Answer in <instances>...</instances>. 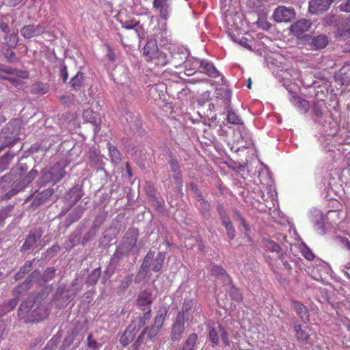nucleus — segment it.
Returning a JSON list of instances; mask_svg holds the SVG:
<instances>
[{"label": "nucleus", "instance_id": "27", "mask_svg": "<svg viewBox=\"0 0 350 350\" xmlns=\"http://www.w3.org/2000/svg\"><path fill=\"white\" fill-rule=\"evenodd\" d=\"M83 74L78 72L70 80V84L72 89L79 90L82 87L83 83Z\"/></svg>", "mask_w": 350, "mask_h": 350}, {"label": "nucleus", "instance_id": "47", "mask_svg": "<svg viewBox=\"0 0 350 350\" xmlns=\"http://www.w3.org/2000/svg\"><path fill=\"white\" fill-rule=\"evenodd\" d=\"M150 317H151V308H150V307H149V308H148L147 312H146L144 314L143 319H140V325H139V326L138 327L140 328V327L144 325H145V321L146 320H149L150 319Z\"/></svg>", "mask_w": 350, "mask_h": 350}, {"label": "nucleus", "instance_id": "20", "mask_svg": "<svg viewBox=\"0 0 350 350\" xmlns=\"http://www.w3.org/2000/svg\"><path fill=\"white\" fill-rule=\"evenodd\" d=\"M291 306L295 310L297 315L303 322L305 323H308L309 322L308 311L304 305L297 301H293Z\"/></svg>", "mask_w": 350, "mask_h": 350}, {"label": "nucleus", "instance_id": "53", "mask_svg": "<svg viewBox=\"0 0 350 350\" xmlns=\"http://www.w3.org/2000/svg\"><path fill=\"white\" fill-rule=\"evenodd\" d=\"M340 10L342 12H350V0L340 5Z\"/></svg>", "mask_w": 350, "mask_h": 350}, {"label": "nucleus", "instance_id": "7", "mask_svg": "<svg viewBox=\"0 0 350 350\" xmlns=\"http://www.w3.org/2000/svg\"><path fill=\"white\" fill-rule=\"evenodd\" d=\"M49 315L47 308L43 304L36 303V306L33 308L28 317L25 319V323H35L44 320Z\"/></svg>", "mask_w": 350, "mask_h": 350}, {"label": "nucleus", "instance_id": "55", "mask_svg": "<svg viewBox=\"0 0 350 350\" xmlns=\"http://www.w3.org/2000/svg\"><path fill=\"white\" fill-rule=\"evenodd\" d=\"M22 0H3V3L10 7H15L18 5Z\"/></svg>", "mask_w": 350, "mask_h": 350}, {"label": "nucleus", "instance_id": "52", "mask_svg": "<svg viewBox=\"0 0 350 350\" xmlns=\"http://www.w3.org/2000/svg\"><path fill=\"white\" fill-rule=\"evenodd\" d=\"M60 250V247L59 245H53L51 247L49 248L46 250V253L49 256H53L55 254H57Z\"/></svg>", "mask_w": 350, "mask_h": 350}, {"label": "nucleus", "instance_id": "36", "mask_svg": "<svg viewBox=\"0 0 350 350\" xmlns=\"http://www.w3.org/2000/svg\"><path fill=\"white\" fill-rule=\"evenodd\" d=\"M273 18L278 23L284 21V6L278 7L273 12Z\"/></svg>", "mask_w": 350, "mask_h": 350}, {"label": "nucleus", "instance_id": "40", "mask_svg": "<svg viewBox=\"0 0 350 350\" xmlns=\"http://www.w3.org/2000/svg\"><path fill=\"white\" fill-rule=\"evenodd\" d=\"M55 274V269L53 267L47 268L42 275L43 280L44 282H46L49 280L53 279Z\"/></svg>", "mask_w": 350, "mask_h": 350}, {"label": "nucleus", "instance_id": "58", "mask_svg": "<svg viewBox=\"0 0 350 350\" xmlns=\"http://www.w3.org/2000/svg\"><path fill=\"white\" fill-rule=\"evenodd\" d=\"M334 21H335L334 16L327 15L324 19V23L326 25H331L334 23Z\"/></svg>", "mask_w": 350, "mask_h": 350}, {"label": "nucleus", "instance_id": "15", "mask_svg": "<svg viewBox=\"0 0 350 350\" xmlns=\"http://www.w3.org/2000/svg\"><path fill=\"white\" fill-rule=\"evenodd\" d=\"M152 6L159 11L161 18L167 20L169 18V0H154Z\"/></svg>", "mask_w": 350, "mask_h": 350}, {"label": "nucleus", "instance_id": "17", "mask_svg": "<svg viewBox=\"0 0 350 350\" xmlns=\"http://www.w3.org/2000/svg\"><path fill=\"white\" fill-rule=\"evenodd\" d=\"M153 302L152 293L150 290H144L140 292L136 299V305L139 308L150 307Z\"/></svg>", "mask_w": 350, "mask_h": 350}, {"label": "nucleus", "instance_id": "16", "mask_svg": "<svg viewBox=\"0 0 350 350\" xmlns=\"http://www.w3.org/2000/svg\"><path fill=\"white\" fill-rule=\"evenodd\" d=\"M169 165L170 167V170L173 173V178L175 180V183L178 185L180 187H182V174L178 160L175 157H171L169 161Z\"/></svg>", "mask_w": 350, "mask_h": 350}, {"label": "nucleus", "instance_id": "64", "mask_svg": "<svg viewBox=\"0 0 350 350\" xmlns=\"http://www.w3.org/2000/svg\"><path fill=\"white\" fill-rule=\"evenodd\" d=\"M126 174H127L129 178L132 177L133 174H132V171H131V167L130 163L129 162L126 163Z\"/></svg>", "mask_w": 350, "mask_h": 350}, {"label": "nucleus", "instance_id": "45", "mask_svg": "<svg viewBox=\"0 0 350 350\" xmlns=\"http://www.w3.org/2000/svg\"><path fill=\"white\" fill-rule=\"evenodd\" d=\"M37 173V171L31 170L23 181L27 184L31 183L36 178Z\"/></svg>", "mask_w": 350, "mask_h": 350}, {"label": "nucleus", "instance_id": "19", "mask_svg": "<svg viewBox=\"0 0 350 350\" xmlns=\"http://www.w3.org/2000/svg\"><path fill=\"white\" fill-rule=\"evenodd\" d=\"M54 193L53 189H47L38 193L31 203L32 208H37L40 206L46 200L50 198Z\"/></svg>", "mask_w": 350, "mask_h": 350}, {"label": "nucleus", "instance_id": "37", "mask_svg": "<svg viewBox=\"0 0 350 350\" xmlns=\"http://www.w3.org/2000/svg\"><path fill=\"white\" fill-rule=\"evenodd\" d=\"M3 74L18 75V72L15 68L7 67L4 65L0 64V78L2 79L3 77H4V75Z\"/></svg>", "mask_w": 350, "mask_h": 350}, {"label": "nucleus", "instance_id": "3", "mask_svg": "<svg viewBox=\"0 0 350 350\" xmlns=\"http://www.w3.org/2000/svg\"><path fill=\"white\" fill-rule=\"evenodd\" d=\"M143 55L147 61L153 62L157 66H164L167 64L166 55L162 51H159L155 40H148L143 49Z\"/></svg>", "mask_w": 350, "mask_h": 350}, {"label": "nucleus", "instance_id": "30", "mask_svg": "<svg viewBox=\"0 0 350 350\" xmlns=\"http://www.w3.org/2000/svg\"><path fill=\"white\" fill-rule=\"evenodd\" d=\"M227 120L232 124H242L241 118L230 107H228Z\"/></svg>", "mask_w": 350, "mask_h": 350}, {"label": "nucleus", "instance_id": "29", "mask_svg": "<svg viewBox=\"0 0 350 350\" xmlns=\"http://www.w3.org/2000/svg\"><path fill=\"white\" fill-rule=\"evenodd\" d=\"M198 338V334L196 333L189 334L183 343V348H185L187 350H193L196 345Z\"/></svg>", "mask_w": 350, "mask_h": 350}, {"label": "nucleus", "instance_id": "21", "mask_svg": "<svg viewBox=\"0 0 350 350\" xmlns=\"http://www.w3.org/2000/svg\"><path fill=\"white\" fill-rule=\"evenodd\" d=\"M190 187H191V189L193 191V193L196 195L197 200L199 202H200V204L203 206V207L204 208V210L206 211H208V207H209V204H208V201H206L204 199V198L202 195V193L200 191V189H199L197 184H196L194 183H191L190 184Z\"/></svg>", "mask_w": 350, "mask_h": 350}, {"label": "nucleus", "instance_id": "50", "mask_svg": "<svg viewBox=\"0 0 350 350\" xmlns=\"http://www.w3.org/2000/svg\"><path fill=\"white\" fill-rule=\"evenodd\" d=\"M267 248L270 250L272 252H278L280 250V247L274 243L273 241H271L268 242V245H267Z\"/></svg>", "mask_w": 350, "mask_h": 350}, {"label": "nucleus", "instance_id": "63", "mask_svg": "<svg viewBox=\"0 0 350 350\" xmlns=\"http://www.w3.org/2000/svg\"><path fill=\"white\" fill-rule=\"evenodd\" d=\"M19 191V190L18 189H12L10 191H9L6 194H5V198H10L12 196L16 195L18 192Z\"/></svg>", "mask_w": 350, "mask_h": 350}, {"label": "nucleus", "instance_id": "9", "mask_svg": "<svg viewBox=\"0 0 350 350\" xmlns=\"http://www.w3.org/2000/svg\"><path fill=\"white\" fill-rule=\"evenodd\" d=\"M334 0H312L309 2L308 10L312 14H318L329 9Z\"/></svg>", "mask_w": 350, "mask_h": 350}, {"label": "nucleus", "instance_id": "39", "mask_svg": "<svg viewBox=\"0 0 350 350\" xmlns=\"http://www.w3.org/2000/svg\"><path fill=\"white\" fill-rule=\"evenodd\" d=\"M211 273L214 275H224L226 276L228 278H230V276L226 273L225 269L223 267L218 265H213L211 267Z\"/></svg>", "mask_w": 350, "mask_h": 350}, {"label": "nucleus", "instance_id": "1", "mask_svg": "<svg viewBox=\"0 0 350 350\" xmlns=\"http://www.w3.org/2000/svg\"><path fill=\"white\" fill-rule=\"evenodd\" d=\"M286 221V229L287 228H288V233L292 239H287V236L286 235V242L290 244L291 250L294 251L295 249H297L306 259L310 261L312 260L314 258V254L306 245L299 239L293 223L288 219Z\"/></svg>", "mask_w": 350, "mask_h": 350}, {"label": "nucleus", "instance_id": "34", "mask_svg": "<svg viewBox=\"0 0 350 350\" xmlns=\"http://www.w3.org/2000/svg\"><path fill=\"white\" fill-rule=\"evenodd\" d=\"M220 335V329L219 325L217 327H212L209 329V338L211 341L214 344V345H217L219 344V336Z\"/></svg>", "mask_w": 350, "mask_h": 350}, {"label": "nucleus", "instance_id": "56", "mask_svg": "<svg viewBox=\"0 0 350 350\" xmlns=\"http://www.w3.org/2000/svg\"><path fill=\"white\" fill-rule=\"evenodd\" d=\"M4 55L9 62H12L15 59V53L12 50H7Z\"/></svg>", "mask_w": 350, "mask_h": 350}, {"label": "nucleus", "instance_id": "18", "mask_svg": "<svg viewBox=\"0 0 350 350\" xmlns=\"http://www.w3.org/2000/svg\"><path fill=\"white\" fill-rule=\"evenodd\" d=\"M36 306V300L32 303L30 297H28L25 301L22 302L18 310V317L21 319H25L31 312V309Z\"/></svg>", "mask_w": 350, "mask_h": 350}, {"label": "nucleus", "instance_id": "23", "mask_svg": "<svg viewBox=\"0 0 350 350\" xmlns=\"http://www.w3.org/2000/svg\"><path fill=\"white\" fill-rule=\"evenodd\" d=\"M307 329L308 326H306L305 329H303L299 324L294 326L295 336L297 339L302 343H307L308 341L310 335L306 331Z\"/></svg>", "mask_w": 350, "mask_h": 350}, {"label": "nucleus", "instance_id": "22", "mask_svg": "<svg viewBox=\"0 0 350 350\" xmlns=\"http://www.w3.org/2000/svg\"><path fill=\"white\" fill-rule=\"evenodd\" d=\"M167 312L168 310L166 306H163L159 308L154 320L153 325L155 326V327H158L161 329L163 325Z\"/></svg>", "mask_w": 350, "mask_h": 350}, {"label": "nucleus", "instance_id": "31", "mask_svg": "<svg viewBox=\"0 0 350 350\" xmlns=\"http://www.w3.org/2000/svg\"><path fill=\"white\" fill-rule=\"evenodd\" d=\"M101 271L100 268H96L92 271L87 278V284L90 286L94 285L100 278Z\"/></svg>", "mask_w": 350, "mask_h": 350}, {"label": "nucleus", "instance_id": "51", "mask_svg": "<svg viewBox=\"0 0 350 350\" xmlns=\"http://www.w3.org/2000/svg\"><path fill=\"white\" fill-rule=\"evenodd\" d=\"M60 75L62 78L63 82H66L68 77V74L67 72V68L65 65H62L60 68Z\"/></svg>", "mask_w": 350, "mask_h": 350}, {"label": "nucleus", "instance_id": "57", "mask_svg": "<svg viewBox=\"0 0 350 350\" xmlns=\"http://www.w3.org/2000/svg\"><path fill=\"white\" fill-rule=\"evenodd\" d=\"M154 253L151 251H149L147 254L146 255V257L144 258V265L147 264L146 267L148 266V263L150 260H151L153 258Z\"/></svg>", "mask_w": 350, "mask_h": 350}, {"label": "nucleus", "instance_id": "26", "mask_svg": "<svg viewBox=\"0 0 350 350\" xmlns=\"http://www.w3.org/2000/svg\"><path fill=\"white\" fill-rule=\"evenodd\" d=\"M107 148L111 161L114 163H119L121 161L122 157L117 148L111 143H108Z\"/></svg>", "mask_w": 350, "mask_h": 350}, {"label": "nucleus", "instance_id": "33", "mask_svg": "<svg viewBox=\"0 0 350 350\" xmlns=\"http://www.w3.org/2000/svg\"><path fill=\"white\" fill-rule=\"evenodd\" d=\"M229 294L231 299L237 303H241L243 300L242 293L239 288L234 286L231 287Z\"/></svg>", "mask_w": 350, "mask_h": 350}, {"label": "nucleus", "instance_id": "11", "mask_svg": "<svg viewBox=\"0 0 350 350\" xmlns=\"http://www.w3.org/2000/svg\"><path fill=\"white\" fill-rule=\"evenodd\" d=\"M42 235V231L40 228L30 232L21 247V251L25 252L29 250L37 241L41 238Z\"/></svg>", "mask_w": 350, "mask_h": 350}, {"label": "nucleus", "instance_id": "46", "mask_svg": "<svg viewBox=\"0 0 350 350\" xmlns=\"http://www.w3.org/2000/svg\"><path fill=\"white\" fill-rule=\"evenodd\" d=\"M71 194H76V197H75V200L72 201L73 204H75L81 198V195L80 194L79 189L76 187L71 189L70 190V191L68 193V196H70Z\"/></svg>", "mask_w": 350, "mask_h": 350}, {"label": "nucleus", "instance_id": "12", "mask_svg": "<svg viewBox=\"0 0 350 350\" xmlns=\"http://www.w3.org/2000/svg\"><path fill=\"white\" fill-rule=\"evenodd\" d=\"M82 117L85 122H90L95 126V131H100L101 120L98 113L88 109L83 111Z\"/></svg>", "mask_w": 350, "mask_h": 350}, {"label": "nucleus", "instance_id": "24", "mask_svg": "<svg viewBox=\"0 0 350 350\" xmlns=\"http://www.w3.org/2000/svg\"><path fill=\"white\" fill-rule=\"evenodd\" d=\"M327 37L323 34L314 37L311 41V45L314 49H323L327 46Z\"/></svg>", "mask_w": 350, "mask_h": 350}, {"label": "nucleus", "instance_id": "49", "mask_svg": "<svg viewBox=\"0 0 350 350\" xmlns=\"http://www.w3.org/2000/svg\"><path fill=\"white\" fill-rule=\"evenodd\" d=\"M9 43L11 46H16L18 43V31L11 34L9 37Z\"/></svg>", "mask_w": 350, "mask_h": 350}, {"label": "nucleus", "instance_id": "59", "mask_svg": "<svg viewBox=\"0 0 350 350\" xmlns=\"http://www.w3.org/2000/svg\"><path fill=\"white\" fill-rule=\"evenodd\" d=\"M313 110H314L315 114L317 116H320L322 114V110L321 109V106L319 105V104L318 103H315L314 105Z\"/></svg>", "mask_w": 350, "mask_h": 350}, {"label": "nucleus", "instance_id": "43", "mask_svg": "<svg viewBox=\"0 0 350 350\" xmlns=\"http://www.w3.org/2000/svg\"><path fill=\"white\" fill-rule=\"evenodd\" d=\"M219 329H220V336H221V340H222L224 344L226 346H230V340L228 337L227 332L226 331V329L221 325H219Z\"/></svg>", "mask_w": 350, "mask_h": 350}, {"label": "nucleus", "instance_id": "42", "mask_svg": "<svg viewBox=\"0 0 350 350\" xmlns=\"http://www.w3.org/2000/svg\"><path fill=\"white\" fill-rule=\"evenodd\" d=\"M219 216L224 226L232 224L230 217L227 215L226 211L222 208H221V210L219 211Z\"/></svg>", "mask_w": 350, "mask_h": 350}, {"label": "nucleus", "instance_id": "32", "mask_svg": "<svg viewBox=\"0 0 350 350\" xmlns=\"http://www.w3.org/2000/svg\"><path fill=\"white\" fill-rule=\"evenodd\" d=\"M165 255L162 252H159L153 261L152 270L155 272L159 271L163 266Z\"/></svg>", "mask_w": 350, "mask_h": 350}, {"label": "nucleus", "instance_id": "5", "mask_svg": "<svg viewBox=\"0 0 350 350\" xmlns=\"http://www.w3.org/2000/svg\"><path fill=\"white\" fill-rule=\"evenodd\" d=\"M139 237V230L135 228H129L124 235L118 247L121 254L128 255L136 245Z\"/></svg>", "mask_w": 350, "mask_h": 350}, {"label": "nucleus", "instance_id": "28", "mask_svg": "<svg viewBox=\"0 0 350 350\" xmlns=\"http://www.w3.org/2000/svg\"><path fill=\"white\" fill-rule=\"evenodd\" d=\"M336 36L338 37H346L350 36V18H347L338 29L336 32Z\"/></svg>", "mask_w": 350, "mask_h": 350}, {"label": "nucleus", "instance_id": "2", "mask_svg": "<svg viewBox=\"0 0 350 350\" xmlns=\"http://www.w3.org/2000/svg\"><path fill=\"white\" fill-rule=\"evenodd\" d=\"M194 304L193 300H190L187 302L185 301L183 306V311L178 312L177 317L176 318L175 321L174 322L172 330H171V340L173 342L179 341L185 332V313H188L189 310L193 306Z\"/></svg>", "mask_w": 350, "mask_h": 350}, {"label": "nucleus", "instance_id": "8", "mask_svg": "<svg viewBox=\"0 0 350 350\" xmlns=\"http://www.w3.org/2000/svg\"><path fill=\"white\" fill-rule=\"evenodd\" d=\"M44 32L45 27L40 24L25 25L21 29V34L26 39L40 36Z\"/></svg>", "mask_w": 350, "mask_h": 350}, {"label": "nucleus", "instance_id": "38", "mask_svg": "<svg viewBox=\"0 0 350 350\" xmlns=\"http://www.w3.org/2000/svg\"><path fill=\"white\" fill-rule=\"evenodd\" d=\"M295 105L301 113H306L309 109L308 102L301 98H298Z\"/></svg>", "mask_w": 350, "mask_h": 350}, {"label": "nucleus", "instance_id": "41", "mask_svg": "<svg viewBox=\"0 0 350 350\" xmlns=\"http://www.w3.org/2000/svg\"><path fill=\"white\" fill-rule=\"evenodd\" d=\"M87 346L94 350L97 349L99 347L98 342L93 338L92 334H89L87 338Z\"/></svg>", "mask_w": 350, "mask_h": 350}, {"label": "nucleus", "instance_id": "10", "mask_svg": "<svg viewBox=\"0 0 350 350\" xmlns=\"http://www.w3.org/2000/svg\"><path fill=\"white\" fill-rule=\"evenodd\" d=\"M312 26V23L305 18L297 21L290 27L292 34L299 37L304 33L308 31Z\"/></svg>", "mask_w": 350, "mask_h": 350}, {"label": "nucleus", "instance_id": "60", "mask_svg": "<svg viewBox=\"0 0 350 350\" xmlns=\"http://www.w3.org/2000/svg\"><path fill=\"white\" fill-rule=\"evenodd\" d=\"M107 57L109 61H111L112 62L115 61V53H113L112 49H109L107 54Z\"/></svg>", "mask_w": 350, "mask_h": 350}, {"label": "nucleus", "instance_id": "62", "mask_svg": "<svg viewBox=\"0 0 350 350\" xmlns=\"http://www.w3.org/2000/svg\"><path fill=\"white\" fill-rule=\"evenodd\" d=\"M137 25H138V22H136V21H132L129 24V23H125L124 27L126 28V29H133L135 27H136Z\"/></svg>", "mask_w": 350, "mask_h": 350}, {"label": "nucleus", "instance_id": "35", "mask_svg": "<svg viewBox=\"0 0 350 350\" xmlns=\"http://www.w3.org/2000/svg\"><path fill=\"white\" fill-rule=\"evenodd\" d=\"M160 329L158 327H155L154 325L151 326L150 328L146 327L143 332L141 333L139 338H141L144 334L147 333L148 338L150 340H152L154 336L159 333Z\"/></svg>", "mask_w": 350, "mask_h": 350}, {"label": "nucleus", "instance_id": "13", "mask_svg": "<svg viewBox=\"0 0 350 350\" xmlns=\"http://www.w3.org/2000/svg\"><path fill=\"white\" fill-rule=\"evenodd\" d=\"M139 330V327H136L133 324L129 325L120 338V342L123 347H126L131 342L135 337L136 333Z\"/></svg>", "mask_w": 350, "mask_h": 350}, {"label": "nucleus", "instance_id": "61", "mask_svg": "<svg viewBox=\"0 0 350 350\" xmlns=\"http://www.w3.org/2000/svg\"><path fill=\"white\" fill-rule=\"evenodd\" d=\"M241 224L243 226L244 229L245 230V232H247L250 230V226L247 223L246 220L243 217L240 220Z\"/></svg>", "mask_w": 350, "mask_h": 350}, {"label": "nucleus", "instance_id": "48", "mask_svg": "<svg viewBox=\"0 0 350 350\" xmlns=\"http://www.w3.org/2000/svg\"><path fill=\"white\" fill-rule=\"evenodd\" d=\"M295 16V12L293 8H286V22L291 21Z\"/></svg>", "mask_w": 350, "mask_h": 350}, {"label": "nucleus", "instance_id": "14", "mask_svg": "<svg viewBox=\"0 0 350 350\" xmlns=\"http://www.w3.org/2000/svg\"><path fill=\"white\" fill-rule=\"evenodd\" d=\"M193 64L198 65L202 72H204L210 77H217L219 75L218 70L215 68L212 63L205 60H195Z\"/></svg>", "mask_w": 350, "mask_h": 350}, {"label": "nucleus", "instance_id": "25", "mask_svg": "<svg viewBox=\"0 0 350 350\" xmlns=\"http://www.w3.org/2000/svg\"><path fill=\"white\" fill-rule=\"evenodd\" d=\"M314 226L316 228L317 231L319 234H324L325 232V228H324V217L322 215V213L319 211H314Z\"/></svg>", "mask_w": 350, "mask_h": 350}, {"label": "nucleus", "instance_id": "4", "mask_svg": "<svg viewBox=\"0 0 350 350\" xmlns=\"http://www.w3.org/2000/svg\"><path fill=\"white\" fill-rule=\"evenodd\" d=\"M66 176L65 166L56 163L46 172H44L40 178V184L45 185L52 183L55 184Z\"/></svg>", "mask_w": 350, "mask_h": 350}, {"label": "nucleus", "instance_id": "54", "mask_svg": "<svg viewBox=\"0 0 350 350\" xmlns=\"http://www.w3.org/2000/svg\"><path fill=\"white\" fill-rule=\"evenodd\" d=\"M338 239L344 247L350 250V242L347 238L339 237Z\"/></svg>", "mask_w": 350, "mask_h": 350}, {"label": "nucleus", "instance_id": "44", "mask_svg": "<svg viewBox=\"0 0 350 350\" xmlns=\"http://www.w3.org/2000/svg\"><path fill=\"white\" fill-rule=\"evenodd\" d=\"M224 227L226 228V234H227L228 238L230 240L234 239L235 237V228H234V226L232 225V224H230L228 226H224Z\"/></svg>", "mask_w": 350, "mask_h": 350}, {"label": "nucleus", "instance_id": "6", "mask_svg": "<svg viewBox=\"0 0 350 350\" xmlns=\"http://www.w3.org/2000/svg\"><path fill=\"white\" fill-rule=\"evenodd\" d=\"M31 282V279H27L24 282L18 286L12 291V294L14 297V299L9 300V301L3 305L0 306V310H3V313L0 315H3L7 312L14 310L18 304V297L23 291H26L29 288V285Z\"/></svg>", "mask_w": 350, "mask_h": 350}]
</instances>
